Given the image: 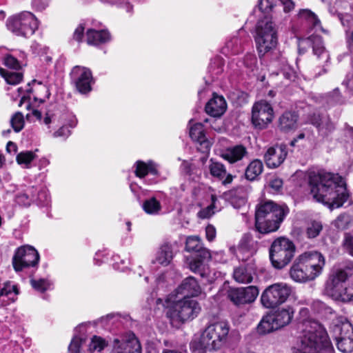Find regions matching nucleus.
I'll return each mask as SVG.
<instances>
[{"mask_svg": "<svg viewBox=\"0 0 353 353\" xmlns=\"http://www.w3.org/2000/svg\"><path fill=\"white\" fill-rule=\"evenodd\" d=\"M299 17L305 21L315 31L323 30L320 20L311 10L307 9L301 10L299 12Z\"/></svg>", "mask_w": 353, "mask_h": 353, "instance_id": "nucleus-31", "label": "nucleus"}, {"mask_svg": "<svg viewBox=\"0 0 353 353\" xmlns=\"http://www.w3.org/2000/svg\"><path fill=\"white\" fill-rule=\"evenodd\" d=\"M212 200V204L207 208L201 210L199 212V216L200 218L202 219H207L210 217L212 214H214V211L213 210L214 208H216V202L217 201L216 197L214 195H212L211 196Z\"/></svg>", "mask_w": 353, "mask_h": 353, "instance_id": "nucleus-47", "label": "nucleus"}, {"mask_svg": "<svg viewBox=\"0 0 353 353\" xmlns=\"http://www.w3.org/2000/svg\"><path fill=\"white\" fill-rule=\"evenodd\" d=\"M276 5L274 0H260L259 8L262 12H268Z\"/></svg>", "mask_w": 353, "mask_h": 353, "instance_id": "nucleus-52", "label": "nucleus"}, {"mask_svg": "<svg viewBox=\"0 0 353 353\" xmlns=\"http://www.w3.org/2000/svg\"><path fill=\"white\" fill-rule=\"evenodd\" d=\"M17 145L14 143L9 141L6 145V150L9 152H15L17 151Z\"/></svg>", "mask_w": 353, "mask_h": 353, "instance_id": "nucleus-62", "label": "nucleus"}, {"mask_svg": "<svg viewBox=\"0 0 353 353\" xmlns=\"http://www.w3.org/2000/svg\"><path fill=\"white\" fill-rule=\"evenodd\" d=\"M202 247L201 239L198 236H188L186 239L185 248L188 252L199 251Z\"/></svg>", "mask_w": 353, "mask_h": 353, "instance_id": "nucleus-42", "label": "nucleus"}, {"mask_svg": "<svg viewBox=\"0 0 353 353\" xmlns=\"http://www.w3.org/2000/svg\"><path fill=\"white\" fill-rule=\"evenodd\" d=\"M256 62V57L254 55L250 54L246 55L245 59V65L247 67H251L252 64H254Z\"/></svg>", "mask_w": 353, "mask_h": 353, "instance_id": "nucleus-60", "label": "nucleus"}, {"mask_svg": "<svg viewBox=\"0 0 353 353\" xmlns=\"http://www.w3.org/2000/svg\"><path fill=\"white\" fill-rule=\"evenodd\" d=\"M196 252L198 253L196 256L189 263L190 270L199 274L209 283H212L216 277V273L212 272L206 263L211 259L210 250L201 247V250Z\"/></svg>", "mask_w": 353, "mask_h": 353, "instance_id": "nucleus-13", "label": "nucleus"}, {"mask_svg": "<svg viewBox=\"0 0 353 353\" xmlns=\"http://www.w3.org/2000/svg\"><path fill=\"white\" fill-rule=\"evenodd\" d=\"M281 73L289 81H294L296 78V72L288 63L283 65L281 70Z\"/></svg>", "mask_w": 353, "mask_h": 353, "instance_id": "nucleus-49", "label": "nucleus"}, {"mask_svg": "<svg viewBox=\"0 0 353 353\" xmlns=\"http://www.w3.org/2000/svg\"><path fill=\"white\" fill-rule=\"evenodd\" d=\"M30 283L34 290L40 292H46V290L50 289L51 286L52 285V283L46 279H39L38 280L31 279Z\"/></svg>", "mask_w": 353, "mask_h": 353, "instance_id": "nucleus-41", "label": "nucleus"}, {"mask_svg": "<svg viewBox=\"0 0 353 353\" xmlns=\"http://www.w3.org/2000/svg\"><path fill=\"white\" fill-rule=\"evenodd\" d=\"M208 169L210 174L221 181L223 184H230L233 180V176L228 174L225 167L220 162L215 161L212 159L210 160Z\"/></svg>", "mask_w": 353, "mask_h": 353, "instance_id": "nucleus-24", "label": "nucleus"}, {"mask_svg": "<svg viewBox=\"0 0 353 353\" xmlns=\"http://www.w3.org/2000/svg\"><path fill=\"white\" fill-rule=\"evenodd\" d=\"M177 294L184 295V297L196 296L201 293V288L193 276L185 279L176 290Z\"/></svg>", "mask_w": 353, "mask_h": 353, "instance_id": "nucleus-23", "label": "nucleus"}, {"mask_svg": "<svg viewBox=\"0 0 353 353\" xmlns=\"http://www.w3.org/2000/svg\"><path fill=\"white\" fill-rule=\"evenodd\" d=\"M287 154L286 145H276L268 149L264 155V160L269 168H276L283 163Z\"/></svg>", "mask_w": 353, "mask_h": 353, "instance_id": "nucleus-20", "label": "nucleus"}, {"mask_svg": "<svg viewBox=\"0 0 353 353\" xmlns=\"http://www.w3.org/2000/svg\"><path fill=\"white\" fill-rule=\"evenodd\" d=\"M263 171V163L259 159L252 161L247 166L245 171V179L253 181L257 180Z\"/></svg>", "mask_w": 353, "mask_h": 353, "instance_id": "nucleus-28", "label": "nucleus"}, {"mask_svg": "<svg viewBox=\"0 0 353 353\" xmlns=\"http://www.w3.org/2000/svg\"><path fill=\"white\" fill-rule=\"evenodd\" d=\"M39 261V254L34 247L23 245L16 250L12 258V265L16 272H20L24 268L34 267Z\"/></svg>", "mask_w": 353, "mask_h": 353, "instance_id": "nucleus-12", "label": "nucleus"}, {"mask_svg": "<svg viewBox=\"0 0 353 353\" xmlns=\"http://www.w3.org/2000/svg\"><path fill=\"white\" fill-rule=\"evenodd\" d=\"M327 102L330 105H334L343 103L342 97L339 89H334L327 94Z\"/></svg>", "mask_w": 353, "mask_h": 353, "instance_id": "nucleus-48", "label": "nucleus"}, {"mask_svg": "<svg viewBox=\"0 0 353 353\" xmlns=\"http://www.w3.org/2000/svg\"><path fill=\"white\" fill-rule=\"evenodd\" d=\"M327 294L338 301L347 302L353 299V269L337 270L326 284Z\"/></svg>", "mask_w": 353, "mask_h": 353, "instance_id": "nucleus-5", "label": "nucleus"}, {"mask_svg": "<svg viewBox=\"0 0 353 353\" xmlns=\"http://www.w3.org/2000/svg\"><path fill=\"white\" fill-rule=\"evenodd\" d=\"M314 125L319 132L324 135H327L334 130V124L331 121L330 118L327 115L322 117L321 122H317L316 120L313 121Z\"/></svg>", "mask_w": 353, "mask_h": 353, "instance_id": "nucleus-37", "label": "nucleus"}, {"mask_svg": "<svg viewBox=\"0 0 353 353\" xmlns=\"http://www.w3.org/2000/svg\"><path fill=\"white\" fill-rule=\"evenodd\" d=\"M32 189L31 188L27 192L20 196H19L18 199L21 201L26 202V204L29 205L30 202L32 201H34L36 199V195L32 193Z\"/></svg>", "mask_w": 353, "mask_h": 353, "instance_id": "nucleus-53", "label": "nucleus"}, {"mask_svg": "<svg viewBox=\"0 0 353 353\" xmlns=\"http://www.w3.org/2000/svg\"><path fill=\"white\" fill-rule=\"evenodd\" d=\"M10 124L16 132H20L24 126L23 115L20 112H16L10 119Z\"/></svg>", "mask_w": 353, "mask_h": 353, "instance_id": "nucleus-43", "label": "nucleus"}, {"mask_svg": "<svg viewBox=\"0 0 353 353\" xmlns=\"http://www.w3.org/2000/svg\"><path fill=\"white\" fill-rule=\"evenodd\" d=\"M325 114H321L319 113H314L309 118V122L313 125V121L316 120L317 122H321L322 120V117Z\"/></svg>", "mask_w": 353, "mask_h": 353, "instance_id": "nucleus-61", "label": "nucleus"}, {"mask_svg": "<svg viewBox=\"0 0 353 353\" xmlns=\"http://www.w3.org/2000/svg\"><path fill=\"white\" fill-rule=\"evenodd\" d=\"M86 40L88 45L98 46L109 41L110 35L106 30L89 29L86 33Z\"/></svg>", "mask_w": 353, "mask_h": 353, "instance_id": "nucleus-26", "label": "nucleus"}, {"mask_svg": "<svg viewBox=\"0 0 353 353\" xmlns=\"http://www.w3.org/2000/svg\"><path fill=\"white\" fill-rule=\"evenodd\" d=\"M173 258V252L170 245L165 244L158 251L154 263L166 266L171 262Z\"/></svg>", "mask_w": 353, "mask_h": 353, "instance_id": "nucleus-34", "label": "nucleus"}, {"mask_svg": "<svg viewBox=\"0 0 353 353\" xmlns=\"http://www.w3.org/2000/svg\"><path fill=\"white\" fill-rule=\"evenodd\" d=\"M247 153V150L244 146L238 145L228 148L223 154V157L230 163H233L241 160Z\"/></svg>", "mask_w": 353, "mask_h": 353, "instance_id": "nucleus-27", "label": "nucleus"}, {"mask_svg": "<svg viewBox=\"0 0 353 353\" xmlns=\"http://www.w3.org/2000/svg\"><path fill=\"white\" fill-rule=\"evenodd\" d=\"M201 307L199 303L189 297L173 302L168 307L167 316L172 325L183 323L192 320L199 314Z\"/></svg>", "mask_w": 353, "mask_h": 353, "instance_id": "nucleus-6", "label": "nucleus"}, {"mask_svg": "<svg viewBox=\"0 0 353 353\" xmlns=\"http://www.w3.org/2000/svg\"><path fill=\"white\" fill-rule=\"evenodd\" d=\"M149 172L154 175L158 173L157 165L153 161H150L148 163H145L141 161H138L136 162L135 174L137 176L143 178Z\"/></svg>", "mask_w": 353, "mask_h": 353, "instance_id": "nucleus-32", "label": "nucleus"}, {"mask_svg": "<svg viewBox=\"0 0 353 353\" xmlns=\"http://www.w3.org/2000/svg\"><path fill=\"white\" fill-rule=\"evenodd\" d=\"M83 341L81 338L75 336L72 340L69 347V353H80V347Z\"/></svg>", "mask_w": 353, "mask_h": 353, "instance_id": "nucleus-50", "label": "nucleus"}, {"mask_svg": "<svg viewBox=\"0 0 353 353\" xmlns=\"http://www.w3.org/2000/svg\"><path fill=\"white\" fill-rule=\"evenodd\" d=\"M142 208L145 213L150 215L159 214L161 210V205L155 197L145 200Z\"/></svg>", "mask_w": 353, "mask_h": 353, "instance_id": "nucleus-36", "label": "nucleus"}, {"mask_svg": "<svg viewBox=\"0 0 353 353\" xmlns=\"http://www.w3.org/2000/svg\"><path fill=\"white\" fill-rule=\"evenodd\" d=\"M108 345L105 340L100 336H94L89 344V351L90 352H101Z\"/></svg>", "mask_w": 353, "mask_h": 353, "instance_id": "nucleus-40", "label": "nucleus"}, {"mask_svg": "<svg viewBox=\"0 0 353 353\" xmlns=\"http://www.w3.org/2000/svg\"><path fill=\"white\" fill-rule=\"evenodd\" d=\"M190 137L194 141H196L201 145L204 144L205 147L208 145L205 134L204 126L201 123H197L190 126Z\"/></svg>", "mask_w": 353, "mask_h": 353, "instance_id": "nucleus-33", "label": "nucleus"}, {"mask_svg": "<svg viewBox=\"0 0 353 353\" xmlns=\"http://www.w3.org/2000/svg\"><path fill=\"white\" fill-rule=\"evenodd\" d=\"M281 205H277L274 202L272 201H267L263 203H261L256 210L255 213V221L259 223V224L264 223V217L265 215L268 214L270 212L276 210V208H279Z\"/></svg>", "mask_w": 353, "mask_h": 353, "instance_id": "nucleus-29", "label": "nucleus"}, {"mask_svg": "<svg viewBox=\"0 0 353 353\" xmlns=\"http://www.w3.org/2000/svg\"><path fill=\"white\" fill-rule=\"evenodd\" d=\"M323 229V225L319 221H312L311 222L306 230V234L308 238H315L321 232Z\"/></svg>", "mask_w": 353, "mask_h": 353, "instance_id": "nucleus-45", "label": "nucleus"}, {"mask_svg": "<svg viewBox=\"0 0 353 353\" xmlns=\"http://www.w3.org/2000/svg\"><path fill=\"white\" fill-rule=\"evenodd\" d=\"M310 185L313 198L331 210L341 207L349 196L343 180L338 174H314L310 176Z\"/></svg>", "mask_w": 353, "mask_h": 353, "instance_id": "nucleus-1", "label": "nucleus"}, {"mask_svg": "<svg viewBox=\"0 0 353 353\" xmlns=\"http://www.w3.org/2000/svg\"><path fill=\"white\" fill-rule=\"evenodd\" d=\"M294 353H334L327 334L316 322L301 337Z\"/></svg>", "mask_w": 353, "mask_h": 353, "instance_id": "nucleus-4", "label": "nucleus"}, {"mask_svg": "<svg viewBox=\"0 0 353 353\" xmlns=\"http://www.w3.org/2000/svg\"><path fill=\"white\" fill-rule=\"evenodd\" d=\"M83 32L84 27L82 25L78 26L74 32L73 39L78 42L81 41L83 37Z\"/></svg>", "mask_w": 353, "mask_h": 353, "instance_id": "nucleus-56", "label": "nucleus"}, {"mask_svg": "<svg viewBox=\"0 0 353 353\" xmlns=\"http://www.w3.org/2000/svg\"><path fill=\"white\" fill-rule=\"evenodd\" d=\"M342 246L347 253L353 256V233L346 232L344 234Z\"/></svg>", "mask_w": 353, "mask_h": 353, "instance_id": "nucleus-46", "label": "nucleus"}, {"mask_svg": "<svg viewBox=\"0 0 353 353\" xmlns=\"http://www.w3.org/2000/svg\"><path fill=\"white\" fill-rule=\"evenodd\" d=\"M294 312L292 307H288L264 316L258 325V332L267 334L288 325L293 318Z\"/></svg>", "mask_w": 353, "mask_h": 353, "instance_id": "nucleus-10", "label": "nucleus"}, {"mask_svg": "<svg viewBox=\"0 0 353 353\" xmlns=\"http://www.w3.org/2000/svg\"><path fill=\"white\" fill-rule=\"evenodd\" d=\"M254 39L260 55L276 47L277 30L271 18L265 17L257 22Z\"/></svg>", "mask_w": 353, "mask_h": 353, "instance_id": "nucleus-7", "label": "nucleus"}, {"mask_svg": "<svg viewBox=\"0 0 353 353\" xmlns=\"http://www.w3.org/2000/svg\"><path fill=\"white\" fill-rule=\"evenodd\" d=\"M50 0H32L33 6L38 10H45L50 3Z\"/></svg>", "mask_w": 353, "mask_h": 353, "instance_id": "nucleus-54", "label": "nucleus"}, {"mask_svg": "<svg viewBox=\"0 0 353 353\" xmlns=\"http://www.w3.org/2000/svg\"><path fill=\"white\" fill-rule=\"evenodd\" d=\"M347 43L350 46H353V30L350 33V36L347 37Z\"/></svg>", "mask_w": 353, "mask_h": 353, "instance_id": "nucleus-64", "label": "nucleus"}, {"mask_svg": "<svg viewBox=\"0 0 353 353\" xmlns=\"http://www.w3.org/2000/svg\"><path fill=\"white\" fill-rule=\"evenodd\" d=\"M341 330L350 332V334L348 336H341L337 339V347L343 353L351 352L353 351V332L352 325L349 323L343 324Z\"/></svg>", "mask_w": 353, "mask_h": 353, "instance_id": "nucleus-25", "label": "nucleus"}, {"mask_svg": "<svg viewBox=\"0 0 353 353\" xmlns=\"http://www.w3.org/2000/svg\"><path fill=\"white\" fill-rule=\"evenodd\" d=\"M30 97L29 95L28 96H26V94L22 95L21 100L19 101V106H21L23 103L26 102L27 101H30Z\"/></svg>", "mask_w": 353, "mask_h": 353, "instance_id": "nucleus-63", "label": "nucleus"}, {"mask_svg": "<svg viewBox=\"0 0 353 353\" xmlns=\"http://www.w3.org/2000/svg\"><path fill=\"white\" fill-rule=\"evenodd\" d=\"M324 265L325 259L321 253L305 252L295 260L290 268V274L294 281L305 283L318 277Z\"/></svg>", "mask_w": 353, "mask_h": 353, "instance_id": "nucleus-2", "label": "nucleus"}, {"mask_svg": "<svg viewBox=\"0 0 353 353\" xmlns=\"http://www.w3.org/2000/svg\"><path fill=\"white\" fill-rule=\"evenodd\" d=\"M36 155L32 151H26L19 153L17 156L16 160L18 164L23 166V168H28L30 163L35 159Z\"/></svg>", "mask_w": 353, "mask_h": 353, "instance_id": "nucleus-39", "label": "nucleus"}, {"mask_svg": "<svg viewBox=\"0 0 353 353\" xmlns=\"http://www.w3.org/2000/svg\"><path fill=\"white\" fill-rule=\"evenodd\" d=\"M259 289L254 285L246 288H231L228 292V299L236 306L253 303L259 295Z\"/></svg>", "mask_w": 353, "mask_h": 353, "instance_id": "nucleus-17", "label": "nucleus"}, {"mask_svg": "<svg viewBox=\"0 0 353 353\" xmlns=\"http://www.w3.org/2000/svg\"><path fill=\"white\" fill-rule=\"evenodd\" d=\"M292 293V288L285 283H276L268 286L262 293L261 303L272 308L285 303Z\"/></svg>", "mask_w": 353, "mask_h": 353, "instance_id": "nucleus-11", "label": "nucleus"}, {"mask_svg": "<svg viewBox=\"0 0 353 353\" xmlns=\"http://www.w3.org/2000/svg\"><path fill=\"white\" fill-rule=\"evenodd\" d=\"M295 245L285 237H279L270 248V259L274 268L282 269L292 261L295 253Z\"/></svg>", "mask_w": 353, "mask_h": 353, "instance_id": "nucleus-9", "label": "nucleus"}, {"mask_svg": "<svg viewBox=\"0 0 353 353\" xmlns=\"http://www.w3.org/2000/svg\"><path fill=\"white\" fill-rule=\"evenodd\" d=\"M270 186L274 190L278 191L283 186V181L279 178H275L270 181Z\"/></svg>", "mask_w": 353, "mask_h": 353, "instance_id": "nucleus-58", "label": "nucleus"}, {"mask_svg": "<svg viewBox=\"0 0 353 353\" xmlns=\"http://www.w3.org/2000/svg\"><path fill=\"white\" fill-rule=\"evenodd\" d=\"M288 212L289 210L286 205L276 208V210L265 216L264 223L259 224L257 221H255L256 230L262 234H268L276 231Z\"/></svg>", "mask_w": 353, "mask_h": 353, "instance_id": "nucleus-14", "label": "nucleus"}, {"mask_svg": "<svg viewBox=\"0 0 353 353\" xmlns=\"http://www.w3.org/2000/svg\"><path fill=\"white\" fill-rule=\"evenodd\" d=\"M8 29L17 36L30 37L39 27V21L30 12L23 11L8 18Z\"/></svg>", "mask_w": 353, "mask_h": 353, "instance_id": "nucleus-8", "label": "nucleus"}, {"mask_svg": "<svg viewBox=\"0 0 353 353\" xmlns=\"http://www.w3.org/2000/svg\"><path fill=\"white\" fill-rule=\"evenodd\" d=\"M227 103L222 96L213 94L212 98L205 105V112L214 117H221L226 110Z\"/></svg>", "mask_w": 353, "mask_h": 353, "instance_id": "nucleus-22", "label": "nucleus"}, {"mask_svg": "<svg viewBox=\"0 0 353 353\" xmlns=\"http://www.w3.org/2000/svg\"><path fill=\"white\" fill-rule=\"evenodd\" d=\"M3 63L10 68L18 69L20 68L18 60L12 55H6L4 57Z\"/></svg>", "mask_w": 353, "mask_h": 353, "instance_id": "nucleus-51", "label": "nucleus"}, {"mask_svg": "<svg viewBox=\"0 0 353 353\" xmlns=\"http://www.w3.org/2000/svg\"><path fill=\"white\" fill-rule=\"evenodd\" d=\"M298 117L295 113L286 112L279 119V127L281 130L288 132L297 127Z\"/></svg>", "mask_w": 353, "mask_h": 353, "instance_id": "nucleus-30", "label": "nucleus"}, {"mask_svg": "<svg viewBox=\"0 0 353 353\" xmlns=\"http://www.w3.org/2000/svg\"><path fill=\"white\" fill-rule=\"evenodd\" d=\"M305 42L312 46L314 54L318 60V67L316 68L315 77H319L327 72V63L330 60V55L325 50L322 38L318 35H311L305 40Z\"/></svg>", "mask_w": 353, "mask_h": 353, "instance_id": "nucleus-16", "label": "nucleus"}, {"mask_svg": "<svg viewBox=\"0 0 353 353\" xmlns=\"http://www.w3.org/2000/svg\"><path fill=\"white\" fill-rule=\"evenodd\" d=\"M229 330L228 324L223 321L209 325L199 339L190 343L192 352L205 353L206 351L220 349L226 343Z\"/></svg>", "mask_w": 353, "mask_h": 353, "instance_id": "nucleus-3", "label": "nucleus"}, {"mask_svg": "<svg viewBox=\"0 0 353 353\" xmlns=\"http://www.w3.org/2000/svg\"><path fill=\"white\" fill-rule=\"evenodd\" d=\"M70 75L79 92L84 94L91 90L92 76L90 69L77 65L72 68Z\"/></svg>", "mask_w": 353, "mask_h": 353, "instance_id": "nucleus-19", "label": "nucleus"}, {"mask_svg": "<svg viewBox=\"0 0 353 353\" xmlns=\"http://www.w3.org/2000/svg\"><path fill=\"white\" fill-rule=\"evenodd\" d=\"M0 74L5 79L6 81L10 85H17L23 79L22 73L9 72L3 68H0Z\"/></svg>", "mask_w": 353, "mask_h": 353, "instance_id": "nucleus-38", "label": "nucleus"}, {"mask_svg": "<svg viewBox=\"0 0 353 353\" xmlns=\"http://www.w3.org/2000/svg\"><path fill=\"white\" fill-rule=\"evenodd\" d=\"M255 275V268L252 263L241 264L233 271V279L239 283H250Z\"/></svg>", "mask_w": 353, "mask_h": 353, "instance_id": "nucleus-21", "label": "nucleus"}, {"mask_svg": "<svg viewBox=\"0 0 353 353\" xmlns=\"http://www.w3.org/2000/svg\"><path fill=\"white\" fill-rule=\"evenodd\" d=\"M351 222V216L347 214H343L334 221V225L339 230H345L350 228Z\"/></svg>", "mask_w": 353, "mask_h": 353, "instance_id": "nucleus-44", "label": "nucleus"}, {"mask_svg": "<svg viewBox=\"0 0 353 353\" xmlns=\"http://www.w3.org/2000/svg\"><path fill=\"white\" fill-rule=\"evenodd\" d=\"M206 238L208 241H212L216 236V229L212 225H208L205 228Z\"/></svg>", "mask_w": 353, "mask_h": 353, "instance_id": "nucleus-57", "label": "nucleus"}, {"mask_svg": "<svg viewBox=\"0 0 353 353\" xmlns=\"http://www.w3.org/2000/svg\"><path fill=\"white\" fill-rule=\"evenodd\" d=\"M70 134V130L68 127L63 126L56 131L53 136L54 137H63L66 138Z\"/></svg>", "mask_w": 353, "mask_h": 353, "instance_id": "nucleus-55", "label": "nucleus"}, {"mask_svg": "<svg viewBox=\"0 0 353 353\" xmlns=\"http://www.w3.org/2000/svg\"><path fill=\"white\" fill-rule=\"evenodd\" d=\"M281 5L283 7L285 12H289L294 8V3L292 0H285L281 3Z\"/></svg>", "mask_w": 353, "mask_h": 353, "instance_id": "nucleus-59", "label": "nucleus"}, {"mask_svg": "<svg viewBox=\"0 0 353 353\" xmlns=\"http://www.w3.org/2000/svg\"><path fill=\"white\" fill-rule=\"evenodd\" d=\"M110 353H141L139 341L132 333L115 339Z\"/></svg>", "mask_w": 353, "mask_h": 353, "instance_id": "nucleus-18", "label": "nucleus"}, {"mask_svg": "<svg viewBox=\"0 0 353 353\" xmlns=\"http://www.w3.org/2000/svg\"><path fill=\"white\" fill-rule=\"evenodd\" d=\"M274 117L273 109L266 101L256 102L252 110V122L255 128L263 129L272 122Z\"/></svg>", "mask_w": 353, "mask_h": 353, "instance_id": "nucleus-15", "label": "nucleus"}, {"mask_svg": "<svg viewBox=\"0 0 353 353\" xmlns=\"http://www.w3.org/2000/svg\"><path fill=\"white\" fill-rule=\"evenodd\" d=\"M243 41L238 37H233L225 43L223 52L225 54H236L242 51Z\"/></svg>", "mask_w": 353, "mask_h": 353, "instance_id": "nucleus-35", "label": "nucleus"}]
</instances>
